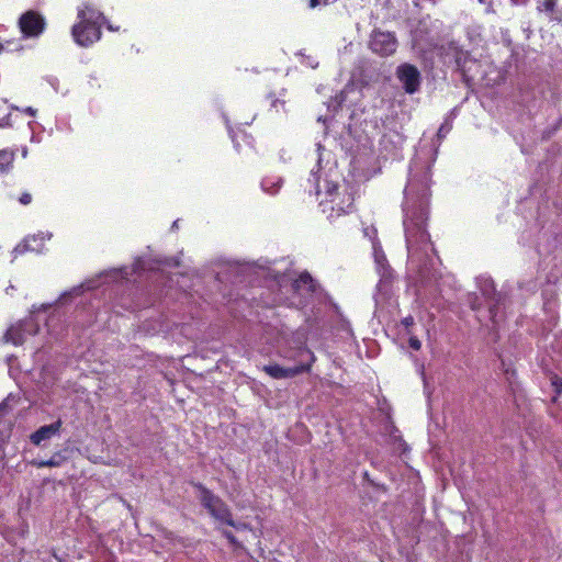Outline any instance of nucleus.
I'll use <instances>...</instances> for the list:
<instances>
[{
  "mask_svg": "<svg viewBox=\"0 0 562 562\" xmlns=\"http://www.w3.org/2000/svg\"><path fill=\"white\" fill-rule=\"evenodd\" d=\"M369 47L374 54L381 57H387L396 52L397 40L392 32L373 30L370 36Z\"/></svg>",
  "mask_w": 562,
  "mask_h": 562,
  "instance_id": "nucleus-5",
  "label": "nucleus"
},
{
  "mask_svg": "<svg viewBox=\"0 0 562 562\" xmlns=\"http://www.w3.org/2000/svg\"><path fill=\"white\" fill-rule=\"evenodd\" d=\"M319 4V0H310V7L316 8Z\"/></svg>",
  "mask_w": 562,
  "mask_h": 562,
  "instance_id": "nucleus-27",
  "label": "nucleus"
},
{
  "mask_svg": "<svg viewBox=\"0 0 562 562\" xmlns=\"http://www.w3.org/2000/svg\"><path fill=\"white\" fill-rule=\"evenodd\" d=\"M428 209L419 206L414 210L404 221L405 235L408 247L415 245H424L430 240L427 231Z\"/></svg>",
  "mask_w": 562,
  "mask_h": 562,
  "instance_id": "nucleus-3",
  "label": "nucleus"
},
{
  "mask_svg": "<svg viewBox=\"0 0 562 562\" xmlns=\"http://www.w3.org/2000/svg\"><path fill=\"white\" fill-rule=\"evenodd\" d=\"M292 288L295 292L305 290L308 293H313L316 291L314 279L308 272L300 273V276L293 281Z\"/></svg>",
  "mask_w": 562,
  "mask_h": 562,
  "instance_id": "nucleus-12",
  "label": "nucleus"
},
{
  "mask_svg": "<svg viewBox=\"0 0 562 562\" xmlns=\"http://www.w3.org/2000/svg\"><path fill=\"white\" fill-rule=\"evenodd\" d=\"M18 25L24 37H38L45 31L46 21L40 12L27 10L19 18Z\"/></svg>",
  "mask_w": 562,
  "mask_h": 562,
  "instance_id": "nucleus-7",
  "label": "nucleus"
},
{
  "mask_svg": "<svg viewBox=\"0 0 562 562\" xmlns=\"http://www.w3.org/2000/svg\"><path fill=\"white\" fill-rule=\"evenodd\" d=\"M234 528L236 529H248L249 526L247 524H236L235 522V526H233Z\"/></svg>",
  "mask_w": 562,
  "mask_h": 562,
  "instance_id": "nucleus-25",
  "label": "nucleus"
},
{
  "mask_svg": "<svg viewBox=\"0 0 562 562\" xmlns=\"http://www.w3.org/2000/svg\"><path fill=\"white\" fill-rule=\"evenodd\" d=\"M44 247V238L40 236H27L13 249V257L18 258L29 251L40 252Z\"/></svg>",
  "mask_w": 562,
  "mask_h": 562,
  "instance_id": "nucleus-10",
  "label": "nucleus"
},
{
  "mask_svg": "<svg viewBox=\"0 0 562 562\" xmlns=\"http://www.w3.org/2000/svg\"><path fill=\"white\" fill-rule=\"evenodd\" d=\"M26 114H29L30 116H35L36 114V110H34L33 108L31 106H27L23 110Z\"/></svg>",
  "mask_w": 562,
  "mask_h": 562,
  "instance_id": "nucleus-24",
  "label": "nucleus"
},
{
  "mask_svg": "<svg viewBox=\"0 0 562 562\" xmlns=\"http://www.w3.org/2000/svg\"><path fill=\"white\" fill-rule=\"evenodd\" d=\"M278 102H279V100H278V99H274V100L272 101V106H277V103H278Z\"/></svg>",
  "mask_w": 562,
  "mask_h": 562,
  "instance_id": "nucleus-28",
  "label": "nucleus"
},
{
  "mask_svg": "<svg viewBox=\"0 0 562 562\" xmlns=\"http://www.w3.org/2000/svg\"><path fill=\"white\" fill-rule=\"evenodd\" d=\"M9 45H10V42H5V43L0 42V53L5 50Z\"/></svg>",
  "mask_w": 562,
  "mask_h": 562,
  "instance_id": "nucleus-26",
  "label": "nucleus"
},
{
  "mask_svg": "<svg viewBox=\"0 0 562 562\" xmlns=\"http://www.w3.org/2000/svg\"><path fill=\"white\" fill-rule=\"evenodd\" d=\"M450 130H451L450 124H448V123L442 124L437 132L438 138L446 137V135L450 132Z\"/></svg>",
  "mask_w": 562,
  "mask_h": 562,
  "instance_id": "nucleus-19",
  "label": "nucleus"
},
{
  "mask_svg": "<svg viewBox=\"0 0 562 562\" xmlns=\"http://www.w3.org/2000/svg\"><path fill=\"white\" fill-rule=\"evenodd\" d=\"M552 385L555 389V392L558 394L562 393V379L558 378L557 375L552 379Z\"/></svg>",
  "mask_w": 562,
  "mask_h": 562,
  "instance_id": "nucleus-22",
  "label": "nucleus"
},
{
  "mask_svg": "<svg viewBox=\"0 0 562 562\" xmlns=\"http://www.w3.org/2000/svg\"><path fill=\"white\" fill-rule=\"evenodd\" d=\"M4 339L14 346L22 345L24 341L22 330L19 327L11 326L4 334Z\"/></svg>",
  "mask_w": 562,
  "mask_h": 562,
  "instance_id": "nucleus-13",
  "label": "nucleus"
},
{
  "mask_svg": "<svg viewBox=\"0 0 562 562\" xmlns=\"http://www.w3.org/2000/svg\"><path fill=\"white\" fill-rule=\"evenodd\" d=\"M19 202L22 205H29L32 202V194L29 192H23L19 198Z\"/></svg>",
  "mask_w": 562,
  "mask_h": 562,
  "instance_id": "nucleus-21",
  "label": "nucleus"
},
{
  "mask_svg": "<svg viewBox=\"0 0 562 562\" xmlns=\"http://www.w3.org/2000/svg\"><path fill=\"white\" fill-rule=\"evenodd\" d=\"M101 14L91 8L79 10L78 23L71 29L75 42L83 47H88L101 37Z\"/></svg>",
  "mask_w": 562,
  "mask_h": 562,
  "instance_id": "nucleus-1",
  "label": "nucleus"
},
{
  "mask_svg": "<svg viewBox=\"0 0 562 562\" xmlns=\"http://www.w3.org/2000/svg\"><path fill=\"white\" fill-rule=\"evenodd\" d=\"M488 312H490V318H491V321H492L493 323H496L495 317H496V315H497V306H496V305L491 306V307H490V310H488Z\"/></svg>",
  "mask_w": 562,
  "mask_h": 562,
  "instance_id": "nucleus-23",
  "label": "nucleus"
},
{
  "mask_svg": "<svg viewBox=\"0 0 562 562\" xmlns=\"http://www.w3.org/2000/svg\"><path fill=\"white\" fill-rule=\"evenodd\" d=\"M192 486L200 492L202 506L214 519L228 526H235L232 512L222 498L200 482H192Z\"/></svg>",
  "mask_w": 562,
  "mask_h": 562,
  "instance_id": "nucleus-4",
  "label": "nucleus"
},
{
  "mask_svg": "<svg viewBox=\"0 0 562 562\" xmlns=\"http://www.w3.org/2000/svg\"><path fill=\"white\" fill-rule=\"evenodd\" d=\"M326 193L327 199L321 202V206L329 221L333 222L353 211V196L347 190L340 192L337 184H330Z\"/></svg>",
  "mask_w": 562,
  "mask_h": 562,
  "instance_id": "nucleus-2",
  "label": "nucleus"
},
{
  "mask_svg": "<svg viewBox=\"0 0 562 562\" xmlns=\"http://www.w3.org/2000/svg\"><path fill=\"white\" fill-rule=\"evenodd\" d=\"M63 426L61 419H57L56 422L41 426L37 430H35L30 436V441L35 446H41L43 441L52 439L54 436L58 435Z\"/></svg>",
  "mask_w": 562,
  "mask_h": 562,
  "instance_id": "nucleus-9",
  "label": "nucleus"
},
{
  "mask_svg": "<svg viewBox=\"0 0 562 562\" xmlns=\"http://www.w3.org/2000/svg\"><path fill=\"white\" fill-rule=\"evenodd\" d=\"M223 535L228 540V542L234 547L235 550L244 549L243 544L237 540L233 532L225 530L223 531Z\"/></svg>",
  "mask_w": 562,
  "mask_h": 562,
  "instance_id": "nucleus-16",
  "label": "nucleus"
},
{
  "mask_svg": "<svg viewBox=\"0 0 562 562\" xmlns=\"http://www.w3.org/2000/svg\"><path fill=\"white\" fill-rule=\"evenodd\" d=\"M396 77L406 93L414 94L420 89L422 75L416 66L408 63L401 64L396 68Z\"/></svg>",
  "mask_w": 562,
  "mask_h": 562,
  "instance_id": "nucleus-8",
  "label": "nucleus"
},
{
  "mask_svg": "<svg viewBox=\"0 0 562 562\" xmlns=\"http://www.w3.org/2000/svg\"><path fill=\"white\" fill-rule=\"evenodd\" d=\"M307 352L310 355V361L307 363H300L291 368H284L278 363H270L263 366L262 371L277 380L294 378L301 373H308L312 370V366L315 362L316 357L312 351L307 350Z\"/></svg>",
  "mask_w": 562,
  "mask_h": 562,
  "instance_id": "nucleus-6",
  "label": "nucleus"
},
{
  "mask_svg": "<svg viewBox=\"0 0 562 562\" xmlns=\"http://www.w3.org/2000/svg\"><path fill=\"white\" fill-rule=\"evenodd\" d=\"M557 3L558 0H543L541 5L538 7V10L552 13L555 11Z\"/></svg>",
  "mask_w": 562,
  "mask_h": 562,
  "instance_id": "nucleus-15",
  "label": "nucleus"
},
{
  "mask_svg": "<svg viewBox=\"0 0 562 562\" xmlns=\"http://www.w3.org/2000/svg\"><path fill=\"white\" fill-rule=\"evenodd\" d=\"M401 323L405 327L407 334H411V327L415 324L414 317L408 315L404 317Z\"/></svg>",
  "mask_w": 562,
  "mask_h": 562,
  "instance_id": "nucleus-18",
  "label": "nucleus"
},
{
  "mask_svg": "<svg viewBox=\"0 0 562 562\" xmlns=\"http://www.w3.org/2000/svg\"><path fill=\"white\" fill-rule=\"evenodd\" d=\"M408 345L414 350H419L422 348V342L416 336H411L408 339Z\"/></svg>",
  "mask_w": 562,
  "mask_h": 562,
  "instance_id": "nucleus-20",
  "label": "nucleus"
},
{
  "mask_svg": "<svg viewBox=\"0 0 562 562\" xmlns=\"http://www.w3.org/2000/svg\"><path fill=\"white\" fill-rule=\"evenodd\" d=\"M12 125V112L0 115V127H11Z\"/></svg>",
  "mask_w": 562,
  "mask_h": 562,
  "instance_id": "nucleus-17",
  "label": "nucleus"
},
{
  "mask_svg": "<svg viewBox=\"0 0 562 562\" xmlns=\"http://www.w3.org/2000/svg\"><path fill=\"white\" fill-rule=\"evenodd\" d=\"M67 450H58L52 454V457L47 460L33 459L29 463L32 467L37 469L42 468H59L67 461V456L65 454Z\"/></svg>",
  "mask_w": 562,
  "mask_h": 562,
  "instance_id": "nucleus-11",
  "label": "nucleus"
},
{
  "mask_svg": "<svg viewBox=\"0 0 562 562\" xmlns=\"http://www.w3.org/2000/svg\"><path fill=\"white\" fill-rule=\"evenodd\" d=\"M14 154L10 150H0V173H4L12 166Z\"/></svg>",
  "mask_w": 562,
  "mask_h": 562,
  "instance_id": "nucleus-14",
  "label": "nucleus"
}]
</instances>
